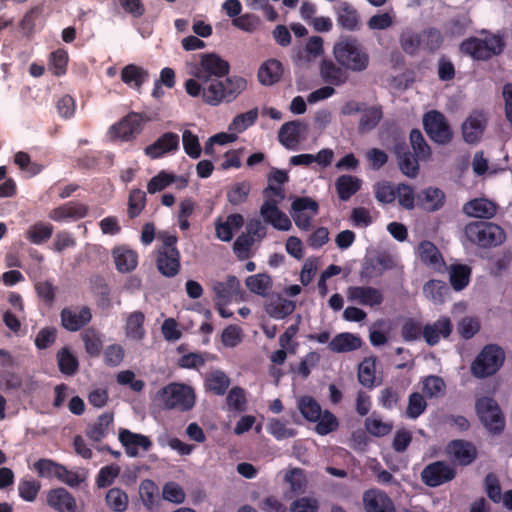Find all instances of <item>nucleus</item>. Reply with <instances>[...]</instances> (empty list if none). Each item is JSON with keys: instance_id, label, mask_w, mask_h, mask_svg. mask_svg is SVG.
I'll return each instance as SVG.
<instances>
[{"instance_id": "obj_9", "label": "nucleus", "mask_w": 512, "mask_h": 512, "mask_svg": "<svg viewBox=\"0 0 512 512\" xmlns=\"http://www.w3.org/2000/svg\"><path fill=\"white\" fill-rule=\"evenodd\" d=\"M423 128L430 140L436 144L447 145L453 139L450 124L438 110H430L423 115Z\"/></svg>"}, {"instance_id": "obj_47", "label": "nucleus", "mask_w": 512, "mask_h": 512, "mask_svg": "<svg viewBox=\"0 0 512 512\" xmlns=\"http://www.w3.org/2000/svg\"><path fill=\"white\" fill-rule=\"evenodd\" d=\"M229 385V377L221 370L209 373L205 379L206 390L213 392L215 395H224Z\"/></svg>"}, {"instance_id": "obj_21", "label": "nucleus", "mask_w": 512, "mask_h": 512, "mask_svg": "<svg viewBox=\"0 0 512 512\" xmlns=\"http://www.w3.org/2000/svg\"><path fill=\"white\" fill-rule=\"evenodd\" d=\"M47 504L57 512H76L77 503L75 497L65 488H53L48 491Z\"/></svg>"}, {"instance_id": "obj_25", "label": "nucleus", "mask_w": 512, "mask_h": 512, "mask_svg": "<svg viewBox=\"0 0 512 512\" xmlns=\"http://www.w3.org/2000/svg\"><path fill=\"white\" fill-rule=\"evenodd\" d=\"M363 501L366 512H394L393 502L385 492L368 490L364 493Z\"/></svg>"}, {"instance_id": "obj_1", "label": "nucleus", "mask_w": 512, "mask_h": 512, "mask_svg": "<svg viewBox=\"0 0 512 512\" xmlns=\"http://www.w3.org/2000/svg\"><path fill=\"white\" fill-rule=\"evenodd\" d=\"M247 88V80L240 76L218 79H188L185 90L192 97L202 96V100L212 106L221 102H231Z\"/></svg>"}, {"instance_id": "obj_30", "label": "nucleus", "mask_w": 512, "mask_h": 512, "mask_svg": "<svg viewBox=\"0 0 512 512\" xmlns=\"http://www.w3.org/2000/svg\"><path fill=\"white\" fill-rule=\"evenodd\" d=\"M116 269L121 273L133 271L138 264V254L136 251L124 246L115 247L112 250Z\"/></svg>"}, {"instance_id": "obj_46", "label": "nucleus", "mask_w": 512, "mask_h": 512, "mask_svg": "<svg viewBox=\"0 0 512 512\" xmlns=\"http://www.w3.org/2000/svg\"><path fill=\"white\" fill-rule=\"evenodd\" d=\"M113 422V414L112 413H103L98 418L97 421L90 425L86 430V436L94 441L100 442L108 433V428Z\"/></svg>"}, {"instance_id": "obj_57", "label": "nucleus", "mask_w": 512, "mask_h": 512, "mask_svg": "<svg viewBox=\"0 0 512 512\" xmlns=\"http://www.w3.org/2000/svg\"><path fill=\"white\" fill-rule=\"evenodd\" d=\"M146 206V194L141 189H132L128 198V217H138Z\"/></svg>"}, {"instance_id": "obj_39", "label": "nucleus", "mask_w": 512, "mask_h": 512, "mask_svg": "<svg viewBox=\"0 0 512 512\" xmlns=\"http://www.w3.org/2000/svg\"><path fill=\"white\" fill-rule=\"evenodd\" d=\"M54 227L51 223L38 221L25 232V238L32 244L42 245L53 235Z\"/></svg>"}, {"instance_id": "obj_63", "label": "nucleus", "mask_w": 512, "mask_h": 512, "mask_svg": "<svg viewBox=\"0 0 512 512\" xmlns=\"http://www.w3.org/2000/svg\"><path fill=\"white\" fill-rule=\"evenodd\" d=\"M401 336L404 341L412 342L423 336V326L414 318H407L401 327Z\"/></svg>"}, {"instance_id": "obj_23", "label": "nucleus", "mask_w": 512, "mask_h": 512, "mask_svg": "<svg viewBox=\"0 0 512 512\" xmlns=\"http://www.w3.org/2000/svg\"><path fill=\"white\" fill-rule=\"evenodd\" d=\"M463 212L469 217L491 219L497 213V205L486 198H475L464 204Z\"/></svg>"}, {"instance_id": "obj_61", "label": "nucleus", "mask_w": 512, "mask_h": 512, "mask_svg": "<svg viewBox=\"0 0 512 512\" xmlns=\"http://www.w3.org/2000/svg\"><path fill=\"white\" fill-rule=\"evenodd\" d=\"M158 487L154 481L145 479L141 482L139 487V494L143 505L151 510L155 504V497L158 495Z\"/></svg>"}, {"instance_id": "obj_58", "label": "nucleus", "mask_w": 512, "mask_h": 512, "mask_svg": "<svg viewBox=\"0 0 512 512\" xmlns=\"http://www.w3.org/2000/svg\"><path fill=\"white\" fill-rule=\"evenodd\" d=\"M245 284L251 292L265 295L272 286V280L267 274H256L248 276Z\"/></svg>"}, {"instance_id": "obj_12", "label": "nucleus", "mask_w": 512, "mask_h": 512, "mask_svg": "<svg viewBox=\"0 0 512 512\" xmlns=\"http://www.w3.org/2000/svg\"><path fill=\"white\" fill-rule=\"evenodd\" d=\"M180 138L177 133L165 132L152 144L145 147V155L151 159H159L166 154L175 153L179 150Z\"/></svg>"}, {"instance_id": "obj_54", "label": "nucleus", "mask_w": 512, "mask_h": 512, "mask_svg": "<svg viewBox=\"0 0 512 512\" xmlns=\"http://www.w3.org/2000/svg\"><path fill=\"white\" fill-rule=\"evenodd\" d=\"M258 119V109L253 108L245 113L237 115L229 124L228 130L234 133H242L254 125Z\"/></svg>"}, {"instance_id": "obj_15", "label": "nucleus", "mask_w": 512, "mask_h": 512, "mask_svg": "<svg viewBox=\"0 0 512 512\" xmlns=\"http://www.w3.org/2000/svg\"><path fill=\"white\" fill-rule=\"evenodd\" d=\"M347 298L351 302L363 306H380L384 301L381 290L372 286H350L347 288Z\"/></svg>"}, {"instance_id": "obj_64", "label": "nucleus", "mask_w": 512, "mask_h": 512, "mask_svg": "<svg viewBox=\"0 0 512 512\" xmlns=\"http://www.w3.org/2000/svg\"><path fill=\"white\" fill-rule=\"evenodd\" d=\"M399 42L402 50L410 56L416 55L421 48L420 34L412 31H404L400 35Z\"/></svg>"}, {"instance_id": "obj_2", "label": "nucleus", "mask_w": 512, "mask_h": 512, "mask_svg": "<svg viewBox=\"0 0 512 512\" xmlns=\"http://www.w3.org/2000/svg\"><path fill=\"white\" fill-rule=\"evenodd\" d=\"M333 54L339 65L353 72L364 71L369 65L368 53L353 37H346L336 42Z\"/></svg>"}, {"instance_id": "obj_29", "label": "nucleus", "mask_w": 512, "mask_h": 512, "mask_svg": "<svg viewBox=\"0 0 512 512\" xmlns=\"http://www.w3.org/2000/svg\"><path fill=\"white\" fill-rule=\"evenodd\" d=\"M244 225V217L239 213L230 214L226 221L220 218L215 221V231L218 239L229 242L233 238V230H238Z\"/></svg>"}, {"instance_id": "obj_55", "label": "nucleus", "mask_w": 512, "mask_h": 512, "mask_svg": "<svg viewBox=\"0 0 512 512\" xmlns=\"http://www.w3.org/2000/svg\"><path fill=\"white\" fill-rule=\"evenodd\" d=\"M41 490V483L31 477H24L20 479L18 484L19 496L27 502H33L36 500Z\"/></svg>"}, {"instance_id": "obj_14", "label": "nucleus", "mask_w": 512, "mask_h": 512, "mask_svg": "<svg viewBox=\"0 0 512 512\" xmlns=\"http://www.w3.org/2000/svg\"><path fill=\"white\" fill-rule=\"evenodd\" d=\"M260 215L266 223L271 224L277 230L288 231L292 226L289 217L278 208L276 199H265L260 208Z\"/></svg>"}, {"instance_id": "obj_48", "label": "nucleus", "mask_w": 512, "mask_h": 512, "mask_svg": "<svg viewBox=\"0 0 512 512\" xmlns=\"http://www.w3.org/2000/svg\"><path fill=\"white\" fill-rule=\"evenodd\" d=\"M145 316L141 311L131 313L126 321L125 333L128 338L140 341L145 336L144 330Z\"/></svg>"}, {"instance_id": "obj_11", "label": "nucleus", "mask_w": 512, "mask_h": 512, "mask_svg": "<svg viewBox=\"0 0 512 512\" xmlns=\"http://www.w3.org/2000/svg\"><path fill=\"white\" fill-rule=\"evenodd\" d=\"M455 476V468L444 461L430 463L421 473L422 481L429 487L440 486L453 480Z\"/></svg>"}, {"instance_id": "obj_43", "label": "nucleus", "mask_w": 512, "mask_h": 512, "mask_svg": "<svg viewBox=\"0 0 512 512\" xmlns=\"http://www.w3.org/2000/svg\"><path fill=\"white\" fill-rule=\"evenodd\" d=\"M471 268L466 264H454L449 269V280L455 291L466 288L470 282Z\"/></svg>"}, {"instance_id": "obj_38", "label": "nucleus", "mask_w": 512, "mask_h": 512, "mask_svg": "<svg viewBox=\"0 0 512 512\" xmlns=\"http://www.w3.org/2000/svg\"><path fill=\"white\" fill-rule=\"evenodd\" d=\"M80 336L86 353L92 358L99 357L103 349L101 333L96 328L89 327L84 329Z\"/></svg>"}, {"instance_id": "obj_36", "label": "nucleus", "mask_w": 512, "mask_h": 512, "mask_svg": "<svg viewBox=\"0 0 512 512\" xmlns=\"http://www.w3.org/2000/svg\"><path fill=\"white\" fill-rule=\"evenodd\" d=\"M383 109L380 105L364 107L358 123L360 134L369 133L374 130L383 118Z\"/></svg>"}, {"instance_id": "obj_51", "label": "nucleus", "mask_w": 512, "mask_h": 512, "mask_svg": "<svg viewBox=\"0 0 512 512\" xmlns=\"http://www.w3.org/2000/svg\"><path fill=\"white\" fill-rule=\"evenodd\" d=\"M409 140L414 154H416L420 160L430 159L432 154L431 148L419 129L415 128L411 130Z\"/></svg>"}, {"instance_id": "obj_50", "label": "nucleus", "mask_w": 512, "mask_h": 512, "mask_svg": "<svg viewBox=\"0 0 512 512\" xmlns=\"http://www.w3.org/2000/svg\"><path fill=\"white\" fill-rule=\"evenodd\" d=\"M376 358H365L358 367V381L366 388L372 389L375 386Z\"/></svg>"}, {"instance_id": "obj_62", "label": "nucleus", "mask_w": 512, "mask_h": 512, "mask_svg": "<svg viewBox=\"0 0 512 512\" xmlns=\"http://www.w3.org/2000/svg\"><path fill=\"white\" fill-rule=\"evenodd\" d=\"M316 422L315 430L319 435H327L336 431L339 427L337 417L328 410L321 412V416Z\"/></svg>"}, {"instance_id": "obj_27", "label": "nucleus", "mask_w": 512, "mask_h": 512, "mask_svg": "<svg viewBox=\"0 0 512 512\" xmlns=\"http://www.w3.org/2000/svg\"><path fill=\"white\" fill-rule=\"evenodd\" d=\"M319 70L322 80L329 85L341 86L348 80V74L342 66L336 65L330 59H323Z\"/></svg>"}, {"instance_id": "obj_28", "label": "nucleus", "mask_w": 512, "mask_h": 512, "mask_svg": "<svg viewBox=\"0 0 512 512\" xmlns=\"http://www.w3.org/2000/svg\"><path fill=\"white\" fill-rule=\"evenodd\" d=\"M421 261L432 269L441 272L445 266L442 254L431 241H422L418 246Z\"/></svg>"}, {"instance_id": "obj_42", "label": "nucleus", "mask_w": 512, "mask_h": 512, "mask_svg": "<svg viewBox=\"0 0 512 512\" xmlns=\"http://www.w3.org/2000/svg\"><path fill=\"white\" fill-rule=\"evenodd\" d=\"M59 371L66 376H73L79 369V361L69 347H62L56 355Z\"/></svg>"}, {"instance_id": "obj_4", "label": "nucleus", "mask_w": 512, "mask_h": 512, "mask_svg": "<svg viewBox=\"0 0 512 512\" xmlns=\"http://www.w3.org/2000/svg\"><path fill=\"white\" fill-rule=\"evenodd\" d=\"M484 38L469 37L460 44V51L474 60L487 61L503 52L504 39L499 34L483 32Z\"/></svg>"}, {"instance_id": "obj_34", "label": "nucleus", "mask_w": 512, "mask_h": 512, "mask_svg": "<svg viewBox=\"0 0 512 512\" xmlns=\"http://www.w3.org/2000/svg\"><path fill=\"white\" fill-rule=\"evenodd\" d=\"M148 78L149 72L136 64H128L121 70L122 82L137 91L141 90Z\"/></svg>"}, {"instance_id": "obj_56", "label": "nucleus", "mask_w": 512, "mask_h": 512, "mask_svg": "<svg viewBox=\"0 0 512 512\" xmlns=\"http://www.w3.org/2000/svg\"><path fill=\"white\" fill-rule=\"evenodd\" d=\"M422 383V391L424 396L427 398H437L444 395L445 393L446 385L440 376H427Z\"/></svg>"}, {"instance_id": "obj_22", "label": "nucleus", "mask_w": 512, "mask_h": 512, "mask_svg": "<svg viewBox=\"0 0 512 512\" xmlns=\"http://www.w3.org/2000/svg\"><path fill=\"white\" fill-rule=\"evenodd\" d=\"M118 438L129 457H137L139 455L138 448L148 451L152 446V442L147 436L131 432L128 429H120Z\"/></svg>"}, {"instance_id": "obj_41", "label": "nucleus", "mask_w": 512, "mask_h": 512, "mask_svg": "<svg viewBox=\"0 0 512 512\" xmlns=\"http://www.w3.org/2000/svg\"><path fill=\"white\" fill-rule=\"evenodd\" d=\"M296 305L293 301L277 297L270 300L265 307L266 313L275 319H284L294 312Z\"/></svg>"}, {"instance_id": "obj_32", "label": "nucleus", "mask_w": 512, "mask_h": 512, "mask_svg": "<svg viewBox=\"0 0 512 512\" xmlns=\"http://www.w3.org/2000/svg\"><path fill=\"white\" fill-rule=\"evenodd\" d=\"M337 23L348 31L359 29V15L357 10L348 2H340L336 7Z\"/></svg>"}, {"instance_id": "obj_13", "label": "nucleus", "mask_w": 512, "mask_h": 512, "mask_svg": "<svg viewBox=\"0 0 512 512\" xmlns=\"http://www.w3.org/2000/svg\"><path fill=\"white\" fill-rule=\"evenodd\" d=\"M394 154L400 171L409 178H416L419 173L420 158L411 153L406 142L402 139L394 145Z\"/></svg>"}, {"instance_id": "obj_24", "label": "nucleus", "mask_w": 512, "mask_h": 512, "mask_svg": "<svg viewBox=\"0 0 512 512\" xmlns=\"http://www.w3.org/2000/svg\"><path fill=\"white\" fill-rule=\"evenodd\" d=\"M308 126L304 121L293 120L284 123L278 132V139L282 145L289 148L297 144L302 135L307 131Z\"/></svg>"}, {"instance_id": "obj_5", "label": "nucleus", "mask_w": 512, "mask_h": 512, "mask_svg": "<svg viewBox=\"0 0 512 512\" xmlns=\"http://www.w3.org/2000/svg\"><path fill=\"white\" fill-rule=\"evenodd\" d=\"M464 233L469 242L481 248L496 247L506 238L504 230L499 225L486 221L468 223Z\"/></svg>"}, {"instance_id": "obj_31", "label": "nucleus", "mask_w": 512, "mask_h": 512, "mask_svg": "<svg viewBox=\"0 0 512 512\" xmlns=\"http://www.w3.org/2000/svg\"><path fill=\"white\" fill-rule=\"evenodd\" d=\"M217 302L230 303L240 294V282L236 276L230 275L223 282H216L214 287Z\"/></svg>"}, {"instance_id": "obj_45", "label": "nucleus", "mask_w": 512, "mask_h": 512, "mask_svg": "<svg viewBox=\"0 0 512 512\" xmlns=\"http://www.w3.org/2000/svg\"><path fill=\"white\" fill-rule=\"evenodd\" d=\"M449 292V286L441 280L433 279L426 282L423 286L425 297L438 304L445 302Z\"/></svg>"}, {"instance_id": "obj_35", "label": "nucleus", "mask_w": 512, "mask_h": 512, "mask_svg": "<svg viewBox=\"0 0 512 512\" xmlns=\"http://www.w3.org/2000/svg\"><path fill=\"white\" fill-rule=\"evenodd\" d=\"M362 340L360 337L349 333L343 332L337 334L329 343L328 348L332 352L345 353L357 350L361 347Z\"/></svg>"}, {"instance_id": "obj_33", "label": "nucleus", "mask_w": 512, "mask_h": 512, "mask_svg": "<svg viewBox=\"0 0 512 512\" xmlns=\"http://www.w3.org/2000/svg\"><path fill=\"white\" fill-rule=\"evenodd\" d=\"M485 129V118L481 113H473L462 124L463 138L467 143L477 142Z\"/></svg>"}, {"instance_id": "obj_37", "label": "nucleus", "mask_w": 512, "mask_h": 512, "mask_svg": "<svg viewBox=\"0 0 512 512\" xmlns=\"http://www.w3.org/2000/svg\"><path fill=\"white\" fill-rule=\"evenodd\" d=\"M420 206L430 212L441 209L445 202V194L439 188L429 187L418 196Z\"/></svg>"}, {"instance_id": "obj_19", "label": "nucleus", "mask_w": 512, "mask_h": 512, "mask_svg": "<svg viewBox=\"0 0 512 512\" xmlns=\"http://www.w3.org/2000/svg\"><path fill=\"white\" fill-rule=\"evenodd\" d=\"M89 208L87 205L78 201H69L56 208H53L48 217L56 222L67 220H79L87 216Z\"/></svg>"}, {"instance_id": "obj_26", "label": "nucleus", "mask_w": 512, "mask_h": 512, "mask_svg": "<svg viewBox=\"0 0 512 512\" xmlns=\"http://www.w3.org/2000/svg\"><path fill=\"white\" fill-rule=\"evenodd\" d=\"M283 75L282 63L274 58L264 61L257 73L258 81L264 86H272L280 81Z\"/></svg>"}, {"instance_id": "obj_53", "label": "nucleus", "mask_w": 512, "mask_h": 512, "mask_svg": "<svg viewBox=\"0 0 512 512\" xmlns=\"http://www.w3.org/2000/svg\"><path fill=\"white\" fill-rule=\"evenodd\" d=\"M106 505L114 512H124L128 506V496L120 488L109 489L105 496Z\"/></svg>"}, {"instance_id": "obj_18", "label": "nucleus", "mask_w": 512, "mask_h": 512, "mask_svg": "<svg viewBox=\"0 0 512 512\" xmlns=\"http://www.w3.org/2000/svg\"><path fill=\"white\" fill-rule=\"evenodd\" d=\"M449 456L461 466L470 465L477 457V449L472 442L456 439L447 445Z\"/></svg>"}, {"instance_id": "obj_10", "label": "nucleus", "mask_w": 512, "mask_h": 512, "mask_svg": "<svg viewBox=\"0 0 512 512\" xmlns=\"http://www.w3.org/2000/svg\"><path fill=\"white\" fill-rule=\"evenodd\" d=\"M230 64L216 53L201 54L194 76L197 79H218L229 74Z\"/></svg>"}, {"instance_id": "obj_17", "label": "nucleus", "mask_w": 512, "mask_h": 512, "mask_svg": "<svg viewBox=\"0 0 512 512\" xmlns=\"http://www.w3.org/2000/svg\"><path fill=\"white\" fill-rule=\"evenodd\" d=\"M143 117L140 113L131 112L121 121L112 126L116 137L123 141L134 139L142 131Z\"/></svg>"}, {"instance_id": "obj_44", "label": "nucleus", "mask_w": 512, "mask_h": 512, "mask_svg": "<svg viewBox=\"0 0 512 512\" xmlns=\"http://www.w3.org/2000/svg\"><path fill=\"white\" fill-rule=\"evenodd\" d=\"M251 192V183L247 180L236 182L227 187V201L232 206H239L247 202Z\"/></svg>"}, {"instance_id": "obj_7", "label": "nucleus", "mask_w": 512, "mask_h": 512, "mask_svg": "<svg viewBox=\"0 0 512 512\" xmlns=\"http://www.w3.org/2000/svg\"><path fill=\"white\" fill-rule=\"evenodd\" d=\"M160 395L164 406L168 409L186 412L195 405L194 390L186 384L170 383L162 388Z\"/></svg>"}, {"instance_id": "obj_49", "label": "nucleus", "mask_w": 512, "mask_h": 512, "mask_svg": "<svg viewBox=\"0 0 512 512\" xmlns=\"http://www.w3.org/2000/svg\"><path fill=\"white\" fill-rule=\"evenodd\" d=\"M421 48L429 53H434L440 49L444 38L441 31L435 27H429L420 33Z\"/></svg>"}, {"instance_id": "obj_6", "label": "nucleus", "mask_w": 512, "mask_h": 512, "mask_svg": "<svg viewBox=\"0 0 512 512\" xmlns=\"http://www.w3.org/2000/svg\"><path fill=\"white\" fill-rule=\"evenodd\" d=\"M505 361V352L497 344L485 345L471 364L472 374L479 379L496 374Z\"/></svg>"}, {"instance_id": "obj_40", "label": "nucleus", "mask_w": 512, "mask_h": 512, "mask_svg": "<svg viewBox=\"0 0 512 512\" xmlns=\"http://www.w3.org/2000/svg\"><path fill=\"white\" fill-rule=\"evenodd\" d=\"M338 197L342 201L349 200L361 188V180L352 175H341L335 182Z\"/></svg>"}, {"instance_id": "obj_60", "label": "nucleus", "mask_w": 512, "mask_h": 512, "mask_svg": "<svg viewBox=\"0 0 512 512\" xmlns=\"http://www.w3.org/2000/svg\"><path fill=\"white\" fill-rule=\"evenodd\" d=\"M427 408V402L423 394L413 392L409 395L406 416L410 419H417Z\"/></svg>"}, {"instance_id": "obj_59", "label": "nucleus", "mask_w": 512, "mask_h": 512, "mask_svg": "<svg viewBox=\"0 0 512 512\" xmlns=\"http://www.w3.org/2000/svg\"><path fill=\"white\" fill-rule=\"evenodd\" d=\"M174 181L175 174L162 170L149 180L147 184V191L150 194H155L173 184Z\"/></svg>"}, {"instance_id": "obj_52", "label": "nucleus", "mask_w": 512, "mask_h": 512, "mask_svg": "<svg viewBox=\"0 0 512 512\" xmlns=\"http://www.w3.org/2000/svg\"><path fill=\"white\" fill-rule=\"evenodd\" d=\"M298 409L302 416L310 421L316 422L321 416V407L311 396H303L298 400Z\"/></svg>"}, {"instance_id": "obj_16", "label": "nucleus", "mask_w": 512, "mask_h": 512, "mask_svg": "<svg viewBox=\"0 0 512 512\" xmlns=\"http://www.w3.org/2000/svg\"><path fill=\"white\" fill-rule=\"evenodd\" d=\"M61 325L70 332H76L85 327L92 319L91 309L87 306L79 310L74 308H63L61 313Z\"/></svg>"}, {"instance_id": "obj_8", "label": "nucleus", "mask_w": 512, "mask_h": 512, "mask_svg": "<svg viewBox=\"0 0 512 512\" xmlns=\"http://www.w3.org/2000/svg\"><path fill=\"white\" fill-rule=\"evenodd\" d=\"M476 412L484 427L498 435L505 428V418L497 401L491 397H482L476 401Z\"/></svg>"}, {"instance_id": "obj_3", "label": "nucleus", "mask_w": 512, "mask_h": 512, "mask_svg": "<svg viewBox=\"0 0 512 512\" xmlns=\"http://www.w3.org/2000/svg\"><path fill=\"white\" fill-rule=\"evenodd\" d=\"M162 244L156 251V267L165 277H174L179 273L180 252L177 248L178 237L168 231H161L157 235Z\"/></svg>"}, {"instance_id": "obj_20", "label": "nucleus", "mask_w": 512, "mask_h": 512, "mask_svg": "<svg viewBox=\"0 0 512 512\" xmlns=\"http://www.w3.org/2000/svg\"><path fill=\"white\" fill-rule=\"evenodd\" d=\"M453 331V325L449 317L442 316L434 323L423 326V338L429 346H435L442 338H448Z\"/></svg>"}]
</instances>
